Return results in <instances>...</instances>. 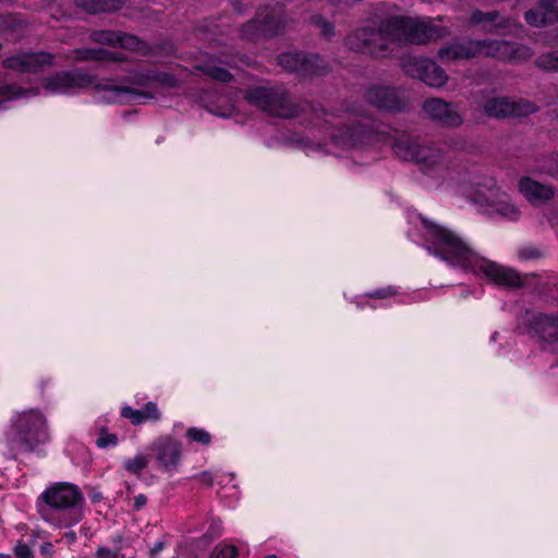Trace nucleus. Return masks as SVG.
<instances>
[{
    "mask_svg": "<svg viewBox=\"0 0 558 558\" xmlns=\"http://www.w3.org/2000/svg\"><path fill=\"white\" fill-rule=\"evenodd\" d=\"M538 7L551 17V22H555L554 16L558 15V0H538Z\"/></svg>",
    "mask_w": 558,
    "mask_h": 558,
    "instance_id": "obj_43",
    "label": "nucleus"
},
{
    "mask_svg": "<svg viewBox=\"0 0 558 558\" xmlns=\"http://www.w3.org/2000/svg\"><path fill=\"white\" fill-rule=\"evenodd\" d=\"M148 457L162 473H174L182 460V442L171 435L156 437L147 447Z\"/></svg>",
    "mask_w": 558,
    "mask_h": 558,
    "instance_id": "obj_14",
    "label": "nucleus"
},
{
    "mask_svg": "<svg viewBox=\"0 0 558 558\" xmlns=\"http://www.w3.org/2000/svg\"><path fill=\"white\" fill-rule=\"evenodd\" d=\"M85 498L81 488L69 482L48 486L36 499L40 517L58 527H71L82 521Z\"/></svg>",
    "mask_w": 558,
    "mask_h": 558,
    "instance_id": "obj_1",
    "label": "nucleus"
},
{
    "mask_svg": "<svg viewBox=\"0 0 558 558\" xmlns=\"http://www.w3.org/2000/svg\"><path fill=\"white\" fill-rule=\"evenodd\" d=\"M89 498L94 504H96L101 500L102 496L100 493H94L93 495L89 496Z\"/></svg>",
    "mask_w": 558,
    "mask_h": 558,
    "instance_id": "obj_52",
    "label": "nucleus"
},
{
    "mask_svg": "<svg viewBox=\"0 0 558 558\" xmlns=\"http://www.w3.org/2000/svg\"><path fill=\"white\" fill-rule=\"evenodd\" d=\"M423 111L427 117L446 128H458L463 123V118L451 102L441 98H427L423 102Z\"/></svg>",
    "mask_w": 558,
    "mask_h": 558,
    "instance_id": "obj_20",
    "label": "nucleus"
},
{
    "mask_svg": "<svg viewBox=\"0 0 558 558\" xmlns=\"http://www.w3.org/2000/svg\"><path fill=\"white\" fill-rule=\"evenodd\" d=\"M223 64L229 68L236 66V60L234 57H223L218 59H208L202 63H199L196 69L204 75L208 76L210 80L219 82V83H230L233 81V75L230 71L223 66L218 65Z\"/></svg>",
    "mask_w": 558,
    "mask_h": 558,
    "instance_id": "obj_21",
    "label": "nucleus"
},
{
    "mask_svg": "<svg viewBox=\"0 0 558 558\" xmlns=\"http://www.w3.org/2000/svg\"><path fill=\"white\" fill-rule=\"evenodd\" d=\"M244 99L250 105L278 118L293 119L304 111V106L294 102L283 85L250 87L244 93Z\"/></svg>",
    "mask_w": 558,
    "mask_h": 558,
    "instance_id": "obj_6",
    "label": "nucleus"
},
{
    "mask_svg": "<svg viewBox=\"0 0 558 558\" xmlns=\"http://www.w3.org/2000/svg\"><path fill=\"white\" fill-rule=\"evenodd\" d=\"M534 64L544 72L558 73V49L539 54Z\"/></svg>",
    "mask_w": 558,
    "mask_h": 558,
    "instance_id": "obj_29",
    "label": "nucleus"
},
{
    "mask_svg": "<svg viewBox=\"0 0 558 558\" xmlns=\"http://www.w3.org/2000/svg\"><path fill=\"white\" fill-rule=\"evenodd\" d=\"M388 22L379 28L359 27L345 38L349 50L367 54L373 58H383L391 52Z\"/></svg>",
    "mask_w": 558,
    "mask_h": 558,
    "instance_id": "obj_9",
    "label": "nucleus"
},
{
    "mask_svg": "<svg viewBox=\"0 0 558 558\" xmlns=\"http://www.w3.org/2000/svg\"><path fill=\"white\" fill-rule=\"evenodd\" d=\"M123 0H75L78 8L89 14L116 12L123 5Z\"/></svg>",
    "mask_w": 558,
    "mask_h": 558,
    "instance_id": "obj_24",
    "label": "nucleus"
},
{
    "mask_svg": "<svg viewBox=\"0 0 558 558\" xmlns=\"http://www.w3.org/2000/svg\"><path fill=\"white\" fill-rule=\"evenodd\" d=\"M74 59L80 62L99 61V62H123L125 61L122 52L110 51L105 48H80L74 52Z\"/></svg>",
    "mask_w": 558,
    "mask_h": 558,
    "instance_id": "obj_23",
    "label": "nucleus"
},
{
    "mask_svg": "<svg viewBox=\"0 0 558 558\" xmlns=\"http://www.w3.org/2000/svg\"><path fill=\"white\" fill-rule=\"evenodd\" d=\"M519 256L521 259L531 260L539 258L542 256V253L538 248L534 246H526L520 250Z\"/></svg>",
    "mask_w": 558,
    "mask_h": 558,
    "instance_id": "obj_45",
    "label": "nucleus"
},
{
    "mask_svg": "<svg viewBox=\"0 0 558 558\" xmlns=\"http://www.w3.org/2000/svg\"><path fill=\"white\" fill-rule=\"evenodd\" d=\"M428 252L454 267L470 270L478 254L456 232L428 219L420 217Z\"/></svg>",
    "mask_w": 558,
    "mask_h": 558,
    "instance_id": "obj_3",
    "label": "nucleus"
},
{
    "mask_svg": "<svg viewBox=\"0 0 558 558\" xmlns=\"http://www.w3.org/2000/svg\"><path fill=\"white\" fill-rule=\"evenodd\" d=\"M54 56L46 51L21 52L3 60V66L21 73H38L47 66H51Z\"/></svg>",
    "mask_w": 558,
    "mask_h": 558,
    "instance_id": "obj_19",
    "label": "nucleus"
},
{
    "mask_svg": "<svg viewBox=\"0 0 558 558\" xmlns=\"http://www.w3.org/2000/svg\"><path fill=\"white\" fill-rule=\"evenodd\" d=\"M238 547L223 541L215 546L209 558H238Z\"/></svg>",
    "mask_w": 558,
    "mask_h": 558,
    "instance_id": "obj_35",
    "label": "nucleus"
},
{
    "mask_svg": "<svg viewBox=\"0 0 558 558\" xmlns=\"http://www.w3.org/2000/svg\"><path fill=\"white\" fill-rule=\"evenodd\" d=\"M265 558H278L276 555H268Z\"/></svg>",
    "mask_w": 558,
    "mask_h": 558,
    "instance_id": "obj_56",
    "label": "nucleus"
},
{
    "mask_svg": "<svg viewBox=\"0 0 558 558\" xmlns=\"http://www.w3.org/2000/svg\"><path fill=\"white\" fill-rule=\"evenodd\" d=\"M470 271H481L493 283L506 288H521L524 284L520 274L517 270L504 267L480 255L477 256V260L473 264Z\"/></svg>",
    "mask_w": 558,
    "mask_h": 558,
    "instance_id": "obj_17",
    "label": "nucleus"
},
{
    "mask_svg": "<svg viewBox=\"0 0 558 558\" xmlns=\"http://www.w3.org/2000/svg\"><path fill=\"white\" fill-rule=\"evenodd\" d=\"M440 58L450 60H468L478 56L498 59L507 62L527 60L531 56L526 46L507 40L469 39L441 47Z\"/></svg>",
    "mask_w": 558,
    "mask_h": 558,
    "instance_id": "obj_4",
    "label": "nucleus"
},
{
    "mask_svg": "<svg viewBox=\"0 0 558 558\" xmlns=\"http://www.w3.org/2000/svg\"><path fill=\"white\" fill-rule=\"evenodd\" d=\"M398 291L392 286H387L383 288H378L372 291H368L365 293V296L368 299H375V300H387L395 295H397Z\"/></svg>",
    "mask_w": 558,
    "mask_h": 558,
    "instance_id": "obj_39",
    "label": "nucleus"
},
{
    "mask_svg": "<svg viewBox=\"0 0 558 558\" xmlns=\"http://www.w3.org/2000/svg\"><path fill=\"white\" fill-rule=\"evenodd\" d=\"M111 84L117 86H126L136 89V87L149 88L160 87L165 89H173L179 86V80L172 73L159 71L153 68L135 69L130 71L126 75L119 78H111ZM140 92L149 93L153 95L151 99H155V95L150 92L137 88ZM138 98H145V96L128 95L126 99L121 102L136 100ZM146 99H150L146 97Z\"/></svg>",
    "mask_w": 558,
    "mask_h": 558,
    "instance_id": "obj_8",
    "label": "nucleus"
},
{
    "mask_svg": "<svg viewBox=\"0 0 558 558\" xmlns=\"http://www.w3.org/2000/svg\"><path fill=\"white\" fill-rule=\"evenodd\" d=\"M311 24L319 28L320 35L326 39H330L336 35L335 24L320 14L312 15Z\"/></svg>",
    "mask_w": 558,
    "mask_h": 558,
    "instance_id": "obj_33",
    "label": "nucleus"
},
{
    "mask_svg": "<svg viewBox=\"0 0 558 558\" xmlns=\"http://www.w3.org/2000/svg\"><path fill=\"white\" fill-rule=\"evenodd\" d=\"M149 457L147 454L137 453L134 458H125L122 461V468L130 474L140 476L148 466Z\"/></svg>",
    "mask_w": 558,
    "mask_h": 558,
    "instance_id": "obj_26",
    "label": "nucleus"
},
{
    "mask_svg": "<svg viewBox=\"0 0 558 558\" xmlns=\"http://www.w3.org/2000/svg\"><path fill=\"white\" fill-rule=\"evenodd\" d=\"M365 305L371 307V308H373V310L377 308L376 305H374L373 303H369V302H366Z\"/></svg>",
    "mask_w": 558,
    "mask_h": 558,
    "instance_id": "obj_53",
    "label": "nucleus"
},
{
    "mask_svg": "<svg viewBox=\"0 0 558 558\" xmlns=\"http://www.w3.org/2000/svg\"><path fill=\"white\" fill-rule=\"evenodd\" d=\"M167 542L165 539H158L149 549V557L157 558V556L166 548Z\"/></svg>",
    "mask_w": 558,
    "mask_h": 558,
    "instance_id": "obj_47",
    "label": "nucleus"
},
{
    "mask_svg": "<svg viewBox=\"0 0 558 558\" xmlns=\"http://www.w3.org/2000/svg\"><path fill=\"white\" fill-rule=\"evenodd\" d=\"M185 438L191 442L199 444L207 447L211 444L213 437L209 432L199 427H189L185 432Z\"/></svg>",
    "mask_w": 558,
    "mask_h": 558,
    "instance_id": "obj_34",
    "label": "nucleus"
},
{
    "mask_svg": "<svg viewBox=\"0 0 558 558\" xmlns=\"http://www.w3.org/2000/svg\"><path fill=\"white\" fill-rule=\"evenodd\" d=\"M96 558H125L123 553H119V548L114 550L106 546H99L95 553Z\"/></svg>",
    "mask_w": 558,
    "mask_h": 558,
    "instance_id": "obj_44",
    "label": "nucleus"
},
{
    "mask_svg": "<svg viewBox=\"0 0 558 558\" xmlns=\"http://www.w3.org/2000/svg\"><path fill=\"white\" fill-rule=\"evenodd\" d=\"M141 411L144 415L145 422H158L161 418V412L159 411L156 402L149 401L145 403Z\"/></svg>",
    "mask_w": 558,
    "mask_h": 558,
    "instance_id": "obj_41",
    "label": "nucleus"
},
{
    "mask_svg": "<svg viewBox=\"0 0 558 558\" xmlns=\"http://www.w3.org/2000/svg\"><path fill=\"white\" fill-rule=\"evenodd\" d=\"M47 383H48V380H47V381H46V380H41V381H40V389H41V391L44 390L45 385H46Z\"/></svg>",
    "mask_w": 558,
    "mask_h": 558,
    "instance_id": "obj_54",
    "label": "nucleus"
},
{
    "mask_svg": "<svg viewBox=\"0 0 558 558\" xmlns=\"http://www.w3.org/2000/svg\"><path fill=\"white\" fill-rule=\"evenodd\" d=\"M26 93V89L15 84H0V96L7 99L20 98Z\"/></svg>",
    "mask_w": 558,
    "mask_h": 558,
    "instance_id": "obj_40",
    "label": "nucleus"
},
{
    "mask_svg": "<svg viewBox=\"0 0 558 558\" xmlns=\"http://www.w3.org/2000/svg\"><path fill=\"white\" fill-rule=\"evenodd\" d=\"M284 11L282 7L264 5L257 9L255 16L240 28L243 39L257 41L260 38H271L284 28Z\"/></svg>",
    "mask_w": 558,
    "mask_h": 558,
    "instance_id": "obj_10",
    "label": "nucleus"
},
{
    "mask_svg": "<svg viewBox=\"0 0 558 558\" xmlns=\"http://www.w3.org/2000/svg\"><path fill=\"white\" fill-rule=\"evenodd\" d=\"M524 21L534 27H543L547 24H551V17L547 16V13L542 9H530L524 13Z\"/></svg>",
    "mask_w": 558,
    "mask_h": 558,
    "instance_id": "obj_32",
    "label": "nucleus"
},
{
    "mask_svg": "<svg viewBox=\"0 0 558 558\" xmlns=\"http://www.w3.org/2000/svg\"><path fill=\"white\" fill-rule=\"evenodd\" d=\"M64 537L70 542L74 543L76 541V533L74 531L66 532Z\"/></svg>",
    "mask_w": 558,
    "mask_h": 558,
    "instance_id": "obj_51",
    "label": "nucleus"
},
{
    "mask_svg": "<svg viewBox=\"0 0 558 558\" xmlns=\"http://www.w3.org/2000/svg\"><path fill=\"white\" fill-rule=\"evenodd\" d=\"M121 31L100 29L92 33L90 38L94 43L112 47L119 46Z\"/></svg>",
    "mask_w": 558,
    "mask_h": 558,
    "instance_id": "obj_31",
    "label": "nucleus"
},
{
    "mask_svg": "<svg viewBox=\"0 0 558 558\" xmlns=\"http://www.w3.org/2000/svg\"><path fill=\"white\" fill-rule=\"evenodd\" d=\"M388 26L393 31H401L411 44L425 45L436 41L445 36V28L433 21L414 20L396 16L388 20Z\"/></svg>",
    "mask_w": 558,
    "mask_h": 558,
    "instance_id": "obj_13",
    "label": "nucleus"
},
{
    "mask_svg": "<svg viewBox=\"0 0 558 558\" xmlns=\"http://www.w3.org/2000/svg\"><path fill=\"white\" fill-rule=\"evenodd\" d=\"M499 17V12L496 10L484 12L482 10H474L470 15L472 24L495 23Z\"/></svg>",
    "mask_w": 558,
    "mask_h": 558,
    "instance_id": "obj_36",
    "label": "nucleus"
},
{
    "mask_svg": "<svg viewBox=\"0 0 558 558\" xmlns=\"http://www.w3.org/2000/svg\"><path fill=\"white\" fill-rule=\"evenodd\" d=\"M375 136L376 130L374 124L362 120L343 124L331 133L333 143L343 147L364 146L369 144Z\"/></svg>",
    "mask_w": 558,
    "mask_h": 558,
    "instance_id": "obj_16",
    "label": "nucleus"
},
{
    "mask_svg": "<svg viewBox=\"0 0 558 558\" xmlns=\"http://www.w3.org/2000/svg\"><path fill=\"white\" fill-rule=\"evenodd\" d=\"M403 72L430 87H441L448 81L445 70L428 58L409 57L402 60Z\"/></svg>",
    "mask_w": 558,
    "mask_h": 558,
    "instance_id": "obj_15",
    "label": "nucleus"
},
{
    "mask_svg": "<svg viewBox=\"0 0 558 558\" xmlns=\"http://www.w3.org/2000/svg\"><path fill=\"white\" fill-rule=\"evenodd\" d=\"M519 191L531 204L545 203L555 196L551 185L541 183L531 177L520 179Z\"/></svg>",
    "mask_w": 558,
    "mask_h": 558,
    "instance_id": "obj_22",
    "label": "nucleus"
},
{
    "mask_svg": "<svg viewBox=\"0 0 558 558\" xmlns=\"http://www.w3.org/2000/svg\"><path fill=\"white\" fill-rule=\"evenodd\" d=\"M16 558H35L34 551L29 545L23 541H17L13 548Z\"/></svg>",
    "mask_w": 558,
    "mask_h": 558,
    "instance_id": "obj_42",
    "label": "nucleus"
},
{
    "mask_svg": "<svg viewBox=\"0 0 558 558\" xmlns=\"http://www.w3.org/2000/svg\"><path fill=\"white\" fill-rule=\"evenodd\" d=\"M277 64L300 78L322 76L328 72V63L324 57L315 52L301 50L284 51L277 56Z\"/></svg>",
    "mask_w": 558,
    "mask_h": 558,
    "instance_id": "obj_12",
    "label": "nucleus"
},
{
    "mask_svg": "<svg viewBox=\"0 0 558 558\" xmlns=\"http://www.w3.org/2000/svg\"><path fill=\"white\" fill-rule=\"evenodd\" d=\"M195 480L205 487H210L214 484V474L209 471H203L195 475Z\"/></svg>",
    "mask_w": 558,
    "mask_h": 558,
    "instance_id": "obj_46",
    "label": "nucleus"
},
{
    "mask_svg": "<svg viewBox=\"0 0 558 558\" xmlns=\"http://www.w3.org/2000/svg\"><path fill=\"white\" fill-rule=\"evenodd\" d=\"M510 100L506 97L490 98L484 105L486 116L497 119L510 117Z\"/></svg>",
    "mask_w": 558,
    "mask_h": 558,
    "instance_id": "obj_25",
    "label": "nucleus"
},
{
    "mask_svg": "<svg viewBox=\"0 0 558 558\" xmlns=\"http://www.w3.org/2000/svg\"><path fill=\"white\" fill-rule=\"evenodd\" d=\"M221 534L222 526L220 522L213 521L202 536L193 539V545L198 549H206L213 541L220 537Z\"/></svg>",
    "mask_w": 558,
    "mask_h": 558,
    "instance_id": "obj_27",
    "label": "nucleus"
},
{
    "mask_svg": "<svg viewBox=\"0 0 558 558\" xmlns=\"http://www.w3.org/2000/svg\"><path fill=\"white\" fill-rule=\"evenodd\" d=\"M395 151L402 159L414 161L423 174L434 180H442L446 175L445 153L440 148L402 138L397 141Z\"/></svg>",
    "mask_w": 558,
    "mask_h": 558,
    "instance_id": "obj_7",
    "label": "nucleus"
},
{
    "mask_svg": "<svg viewBox=\"0 0 558 558\" xmlns=\"http://www.w3.org/2000/svg\"><path fill=\"white\" fill-rule=\"evenodd\" d=\"M0 558H11L9 555L0 554Z\"/></svg>",
    "mask_w": 558,
    "mask_h": 558,
    "instance_id": "obj_55",
    "label": "nucleus"
},
{
    "mask_svg": "<svg viewBox=\"0 0 558 558\" xmlns=\"http://www.w3.org/2000/svg\"><path fill=\"white\" fill-rule=\"evenodd\" d=\"M510 117L525 118L538 110V106L526 99L510 101Z\"/></svg>",
    "mask_w": 558,
    "mask_h": 558,
    "instance_id": "obj_30",
    "label": "nucleus"
},
{
    "mask_svg": "<svg viewBox=\"0 0 558 558\" xmlns=\"http://www.w3.org/2000/svg\"><path fill=\"white\" fill-rule=\"evenodd\" d=\"M364 98L377 111L388 114L405 113L411 109L412 102L407 89L381 84L369 85Z\"/></svg>",
    "mask_w": 558,
    "mask_h": 558,
    "instance_id": "obj_11",
    "label": "nucleus"
},
{
    "mask_svg": "<svg viewBox=\"0 0 558 558\" xmlns=\"http://www.w3.org/2000/svg\"><path fill=\"white\" fill-rule=\"evenodd\" d=\"M48 440L49 433L46 418L36 410L17 414L11 421L10 430L3 436V444L14 459L19 453L34 451L38 445Z\"/></svg>",
    "mask_w": 558,
    "mask_h": 558,
    "instance_id": "obj_5",
    "label": "nucleus"
},
{
    "mask_svg": "<svg viewBox=\"0 0 558 558\" xmlns=\"http://www.w3.org/2000/svg\"><path fill=\"white\" fill-rule=\"evenodd\" d=\"M525 324L530 335L538 337L544 342L558 344V312L547 314L526 311Z\"/></svg>",
    "mask_w": 558,
    "mask_h": 558,
    "instance_id": "obj_18",
    "label": "nucleus"
},
{
    "mask_svg": "<svg viewBox=\"0 0 558 558\" xmlns=\"http://www.w3.org/2000/svg\"><path fill=\"white\" fill-rule=\"evenodd\" d=\"M119 444V438L117 434L109 433L106 427H101L99 432V436L96 439V445L100 449H106L109 447H116Z\"/></svg>",
    "mask_w": 558,
    "mask_h": 558,
    "instance_id": "obj_37",
    "label": "nucleus"
},
{
    "mask_svg": "<svg viewBox=\"0 0 558 558\" xmlns=\"http://www.w3.org/2000/svg\"><path fill=\"white\" fill-rule=\"evenodd\" d=\"M124 536L122 534H114L110 537L109 542L112 545V548L117 550L119 548V553H122L124 548Z\"/></svg>",
    "mask_w": 558,
    "mask_h": 558,
    "instance_id": "obj_48",
    "label": "nucleus"
},
{
    "mask_svg": "<svg viewBox=\"0 0 558 558\" xmlns=\"http://www.w3.org/2000/svg\"><path fill=\"white\" fill-rule=\"evenodd\" d=\"M147 504V497L146 495L144 494H138L134 497V502H133V510L134 511H140L141 509H143Z\"/></svg>",
    "mask_w": 558,
    "mask_h": 558,
    "instance_id": "obj_49",
    "label": "nucleus"
},
{
    "mask_svg": "<svg viewBox=\"0 0 558 558\" xmlns=\"http://www.w3.org/2000/svg\"><path fill=\"white\" fill-rule=\"evenodd\" d=\"M40 555L44 557H50L54 554V546L50 542H45L39 548Z\"/></svg>",
    "mask_w": 558,
    "mask_h": 558,
    "instance_id": "obj_50",
    "label": "nucleus"
},
{
    "mask_svg": "<svg viewBox=\"0 0 558 558\" xmlns=\"http://www.w3.org/2000/svg\"><path fill=\"white\" fill-rule=\"evenodd\" d=\"M110 78L97 81V76L83 71L82 69L60 70L41 77L43 89L54 95H65L75 89L93 87L95 92L104 93L102 99L107 104H116L126 99L128 95L145 96L153 98V95L137 89L117 86L111 84Z\"/></svg>",
    "mask_w": 558,
    "mask_h": 558,
    "instance_id": "obj_2",
    "label": "nucleus"
},
{
    "mask_svg": "<svg viewBox=\"0 0 558 558\" xmlns=\"http://www.w3.org/2000/svg\"><path fill=\"white\" fill-rule=\"evenodd\" d=\"M118 47L131 51L141 52L143 54H146L148 51V45L146 41L142 40L140 37L135 35L128 34L124 32H121Z\"/></svg>",
    "mask_w": 558,
    "mask_h": 558,
    "instance_id": "obj_28",
    "label": "nucleus"
},
{
    "mask_svg": "<svg viewBox=\"0 0 558 558\" xmlns=\"http://www.w3.org/2000/svg\"><path fill=\"white\" fill-rule=\"evenodd\" d=\"M120 414L123 418H128L134 426L141 425L145 422L142 411L135 410L130 405L122 407Z\"/></svg>",
    "mask_w": 558,
    "mask_h": 558,
    "instance_id": "obj_38",
    "label": "nucleus"
}]
</instances>
